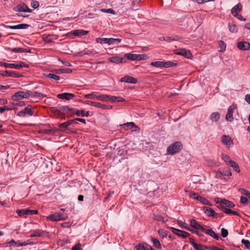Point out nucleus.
Masks as SVG:
<instances>
[{
	"instance_id": "obj_1",
	"label": "nucleus",
	"mask_w": 250,
	"mask_h": 250,
	"mask_svg": "<svg viewBox=\"0 0 250 250\" xmlns=\"http://www.w3.org/2000/svg\"><path fill=\"white\" fill-rule=\"evenodd\" d=\"M96 42L97 43H100L103 44H117L121 42V39H114V38H97L96 39Z\"/></svg>"
},
{
	"instance_id": "obj_2",
	"label": "nucleus",
	"mask_w": 250,
	"mask_h": 250,
	"mask_svg": "<svg viewBox=\"0 0 250 250\" xmlns=\"http://www.w3.org/2000/svg\"><path fill=\"white\" fill-rule=\"evenodd\" d=\"M150 65L152 66L156 67H164V68H169L172 67L177 66V64L174 63L172 62L167 61V62H151Z\"/></svg>"
},
{
	"instance_id": "obj_3",
	"label": "nucleus",
	"mask_w": 250,
	"mask_h": 250,
	"mask_svg": "<svg viewBox=\"0 0 250 250\" xmlns=\"http://www.w3.org/2000/svg\"><path fill=\"white\" fill-rule=\"evenodd\" d=\"M181 146V143L179 142H176L167 147V152L169 154H174L180 151Z\"/></svg>"
},
{
	"instance_id": "obj_4",
	"label": "nucleus",
	"mask_w": 250,
	"mask_h": 250,
	"mask_svg": "<svg viewBox=\"0 0 250 250\" xmlns=\"http://www.w3.org/2000/svg\"><path fill=\"white\" fill-rule=\"evenodd\" d=\"M13 10L15 12L27 13H31L32 11L24 3H21L14 7Z\"/></svg>"
},
{
	"instance_id": "obj_5",
	"label": "nucleus",
	"mask_w": 250,
	"mask_h": 250,
	"mask_svg": "<svg viewBox=\"0 0 250 250\" xmlns=\"http://www.w3.org/2000/svg\"><path fill=\"white\" fill-rule=\"evenodd\" d=\"M34 113V111L31 108L27 106L23 110L19 111L17 113V116L21 117H25L26 116H32Z\"/></svg>"
},
{
	"instance_id": "obj_6",
	"label": "nucleus",
	"mask_w": 250,
	"mask_h": 250,
	"mask_svg": "<svg viewBox=\"0 0 250 250\" xmlns=\"http://www.w3.org/2000/svg\"><path fill=\"white\" fill-rule=\"evenodd\" d=\"M174 53L176 55H181L188 59H190L192 57V54L189 50L185 48H179L174 51Z\"/></svg>"
},
{
	"instance_id": "obj_7",
	"label": "nucleus",
	"mask_w": 250,
	"mask_h": 250,
	"mask_svg": "<svg viewBox=\"0 0 250 250\" xmlns=\"http://www.w3.org/2000/svg\"><path fill=\"white\" fill-rule=\"evenodd\" d=\"M12 100L13 101H19L22 99H28L27 91L25 92L24 91H19L16 92L12 97Z\"/></svg>"
},
{
	"instance_id": "obj_8",
	"label": "nucleus",
	"mask_w": 250,
	"mask_h": 250,
	"mask_svg": "<svg viewBox=\"0 0 250 250\" xmlns=\"http://www.w3.org/2000/svg\"><path fill=\"white\" fill-rule=\"evenodd\" d=\"M170 229L173 233L183 238H186L190 236V234L186 231L175 229L173 227H170Z\"/></svg>"
},
{
	"instance_id": "obj_9",
	"label": "nucleus",
	"mask_w": 250,
	"mask_h": 250,
	"mask_svg": "<svg viewBox=\"0 0 250 250\" xmlns=\"http://www.w3.org/2000/svg\"><path fill=\"white\" fill-rule=\"evenodd\" d=\"M236 108V107L234 105H231L229 107L226 116V120L227 121L231 122L233 120V113Z\"/></svg>"
},
{
	"instance_id": "obj_10",
	"label": "nucleus",
	"mask_w": 250,
	"mask_h": 250,
	"mask_svg": "<svg viewBox=\"0 0 250 250\" xmlns=\"http://www.w3.org/2000/svg\"><path fill=\"white\" fill-rule=\"evenodd\" d=\"M237 47L241 50H250V43L247 42L242 41L237 43Z\"/></svg>"
},
{
	"instance_id": "obj_11",
	"label": "nucleus",
	"mask_w": 250,
	"mask_h": 250,
	"mask_svg": "<svg viewBox=\"0 0 250 250\" xmlns=\"http://www.w3.org/2000/svg\"><path fill=\"white\" fill-rule=\"evenodd\" d=\"M222 142L228 147H229L233 144V141L228 135H224L222 137Z\"/></svg>"
},
{
	"instance_id": "obj_12",
	"label": "nucleus",
	"mask_w": 250,
	"mask_h": 250,
	"mask_svg": "<svg viewBox=\"0 0 250 250\" xmlns=\"http://www.w3.org/2000/svg\"><path fill=\"white\" fill-rule=\"evenodd\" d=\"M121 82L135 84L137 83L138 81L134 77L129 76H125L121 78Z\"/></svg>"
},
{
	"instance_id": "obj_13",
	"label": "nucleus",
	"mask_w": 250,
	"mask_h": 250,
	"mask_svg": "<svg viewBox=\"0 0 250 250\" xmlns=\"http://www.w3.org/2000/svg\"><path fill=\"white\" fill-rule=\"evenodd\" d=\"M108 60L111 62L117 64L126 62V60H124L123 58L118 56H113L110 57L108 59Z\"/></svg>"
},
{
	"instance_id": "obj_14",
	"label": "nucleus",
	"mask_w": 250,
	"mask_h": 250,
	"mask_svg": "<svg viewBox=\"0 0 250 250\" xmlns=\"http://www.w3.org/2000/svg\"><path fill=\"white\" fill-rule=\"evenodd\" d=\"M120 126L124 128L125 130L127 129V128H126L125 127H130L131 128H134L135 131H139L140 129V128L137 126L133 122L126 123L122 125H120Z\"/></svg>"
},
{
	"instance_id": "obj_15",
	"label": "nucleus",
	"mask_w": 250,
	"mask_h": 250,
	"mask_svg": "<svg viewBox=\"0 0 250 250\" xmlns=\"http://www.w3.org/2000/svg\"><path fill=\"white\" fill-rule=\"evenodd\" d=\"M202 230L206 234L213 237L214 239L217 240L219 239V236L212 229L203 228Z\"/></svg>"
},
{
	"instance_id": "obj_16",
	"label": "nucleus",
	"mask_w": 250,
	"mask_h": 250,
	"mask_svg": "<svg viewBox=\"0 0 250 250\" xmlns=\"http://www.w3.org/2000/svg\"><path fill=\"white\" fill-rule=\"evenodd\" d=\"M3 76L5 77H11L13 78H20L22 76V75L18 74L14 71L6 70L4 72V73L1 74Z\"/></svg>"
},
{
	"instance_id": "obj_17",
	"label": "nucleus",
	"mask_w": 250,
	"mask_h": 250,
	"mask_svg": "<svg viewBox=\"0 0 250 250\" xmlns=\"http://www.w3.org/2000/svg\"><path fill=\"white\" fill-rule=\"evenodd\" d=\"M30 26L28 24L21 23L16 25H7L6 28L11 29H27Z\"/></svg>"
},
{
	"instance_id": "obj_18",
	"label": "nucleus",
	"mask_w": 250,
	"mask_h": 250,
	"mask_svg": "<svg viewBox=\"0 0 250 250\" xmlns=\"http://www.w3.org/2000/svg\"><path fill=\"white\" fill-rule=\"evenodd\" d=\"M74 95L72 93H63L59 94L57 95V97L60 99H64L66 100H69L74 97Z\"/></svg>"
},
{
	"instance_id": "obj_19",
	"label": "nucleus",
	"mask_w": 250,
	"mask_h": 250,
	"mask_svg": "<svg viewBox=\"0 0 250 250\" xmlns=\"http://www.w3.org/2000/svg\"><path fill=\"white\" fill-rule=\"evenodd\" d=\"M59 110H60V114H68V112H70V116H72V112L74 108H70L68 106H60Z\"/></svg>"
},
{
	"instance_id": "obj_20",
	"label": "nucleus",
	"mask_w": 250,
	"mask_h": 250,
	"mask_svg": "<svg viewBox=\"0 0 250 250\" xmlns=\"http://www.w3.org/2000/svg\"><path fill=\"white\" fill-rule=\"evenodd\" d=\"M220 209L221 210H222L224 212H225V213H226L227 214L233 215H236V216H240V214L238 212H237L236 211L232 210L229 208H228L225 207H222L221 208H220Z\"/></svg>"
},
{
	"instance_id": "obj_21",
	"label": "nucleus",
	"mask_w": 250,
	"mask_h": 250,
	"mask_svg": "<svg viewBox=\"0 0 250 250\" xmlns=\"http://www.w3.org/2000/svg\"><path fill=\"white\" fill-rule=\"evenodd\" d=\"M235 206V205L232 202L226 200L225 199H223L221 201V206H218L219 208L222 207H228L229 208H233Z\"/></svg>"
},
{
	"instance_id": "obj_22",
	"label": "nucleus",
	"mask_w": 250,
	"mask_h": 250,
	"mask_svg": "<svg viewBox=\"0 0 250 250\" xmlns=\"http://www.w3.org/2000/svg\"><path fill=\"white\" fill-rule=\"evenodd\" d=\"M242 10V6L240 3H238L235 5L231 10V14L235 16L238 14L239 12H240Z\"/></svg>"
},
{
	"instance_id": "obj_23",
	"label": "nucleus",
	"mask_w": 250,
	"mask_h": 250,
	"mask_svg": "<svg viewBox=\"0 0 250 250\" xmlns=\"http://www.w3.org/2000/svg\"><path fill=\"white\" fill-rule=\"evenodd\" d=\"M5 50L7 51H11L15 53H24L28 52L29 51L27 49H24L21 47L11 48L10 47H6Z\"/></svg>"
},
{
	"instance_id": "obj_24",
	"label": "nucleus",
	"mask_w": 250,
	"mask_h": 250,
	"mask_svg": "<svg viewBox=\"0 0 250 250\" xmlns=\"http://www.w3.org/2000/svg\"><path fill=\"white\" fill-rule=\"evenodd\" d=\"M77 124V122H75V120H74V119H72V120H70L66 122H64L62 124H61L59 125V127L63 130H65V128L71 125L72 124Z\"/></svg>"
},
{
	"instance_id": "obj_25",
	"label": "nucleus",
	"mask_w": 250,
	"mask_h": 250,
	"mask_svg": "<svg viewBox=\"0 0 250 250\" xmlns=\"http://www.w3.org/2000/svg\"><path fill=\"white\" fill-rule=\"evenodd\" d=\"M204 212L209 217H213L215 215V211L210 208L204 207L203 208Z\"/></svg>"
},
{
	"instance_id": "obj_26",
	"label": "nucleus",
	"mask_w": 250,
	"mask_h": 250,
	"mask_svg": "<svg viewBox=\"0 0 250 250\" xmlns=\"http://www.w3.org/2000/svg\"><path fill=\"white\" fill-rule=\"evenodd\" d=\"M190 226L195 229H199L202 230L203 227L201 226L197 221L194 219H191L189 220Z\"/></svg>"
},
{
	"instance_id": "obj_27",
	"label": "nucleus",
	"mask_w": 250,
	"mask_h": 250,
	"mask_svg": "<svg viewBox=\"0 0 250 250\" xmlns=\"http://www.w3.org/2000/svg\"><path fill=\"white\" fill-rule=\"evenodd\" d=\"M220 118V114L218 112H214L210 115L209 119L212 122H217Z\"/></svg>"
},
{
	"instance_id": "obj_28",
	"label": "nucleus",
	"mask_w": 250,
	"mask_h": 250,
	"mask_svg": "<svg viewBox=\"0 0 250 250\" xmlns=\"http://www.w3.org/2000/svg\"><path fill=\"white\" fill-rule=\"evenodd\" d=\"M124 58L131 61L138 60V55L136 54L126 53L124 55Z\"/></svg>"
},
{
	"instance_id": "obj_29",
	"label": "nucleus",
	"mask_w": 250,
	"mask_h": 250,
	"mask_svg": "<svg viewBox=\"0 0 250 250\" xmlns=\"http://www.w3.org/2000/svg\"><path fill=\"white\" fill-rule=\"evenodd\" d=\"M88 31L84 30H75L72 31V34L74 36H82L86 35Z\"/></svg>"
},
{
	"instance_id": "obj_30",
	"label": "nucleus",
	"mask_w": 250,
	"mask_h": 250,
	"mask_svg": "<svg viewBox=\"0 0 250 250\" xmlns=\"http://www.w3.org/2000/svg\"><path fill=\"white\" fill-rule=\"evenodd\" d=\"M53 72H54L56 74H60L61 73H70L72 72V70L68 68H62L55 69Z\"/></svg>"
},
{
	"instance_id": "obj_31",
	"label": "nucleus",
	"mask_w": 250,
	"mask_h": 250,
	"mask_svg": "<svg viewBox=\"0 0 250 250\" xmlns=\"http://www.w3.org/2000/svg\"><path fill=\"white\" fill-rule=\"evenodd\" d=\"M196 200L199 201L200 202H201L202 204L204 205L211 206V204L209 202V201L208 200L200 195L196 197Z\"/></svg>"
},
{
	"instance_id": "obj_32",
	"label": "nucleus",
	"mask_w": 250,
	"mask_h": 250,
	"mask_svg": "<svg viewBox=\"0 0 250 250\" xmlns=\"http://www.w3.org/2000/svg\"><path fill=\"white\" fill-rule=\"evenodd\" d=\"M177 223L181 228H184L191 232V231H192V229H191L189 227H188L186 223L178 220L177 221Z\"/></svg>"
},
{
	"instance_id": "obj_33",
	"label": "nucleus",
	"mask_w": 250,
	"mask_h": 250,
	"mask_svg": "<svg viewBox=\"0 0 250 250\" xmlns=\"http://www.w3.org/2000/svg\"><path fill=\"white\" fill-rule=\"evenodd\" d=\"M158 233L160 237L164 238L168 235L169 232L165 229H159Z\"/></svg>"
},
{
	"instance_id": "obj_34",
	"label": "nucleus",
	"mask_w": 250,
	"mask_h": 250,
	"mask_svg": "<svg viewBox=\"0 0 250 250\" xmlns=\"http://www.w3.org/2000/svg\"><path fill=\"white\" fill-rule=\"evenodd\" d=\"M28 209H18L16 212L20 216L28 215Z\"/></svg>"
},
{
	"instance_id": "obj_35",
	"label": "nucleus",
	"mask_w": 250,
	"mask_h": 250,
	"mask_svg": "<svg viewBox=\"0 0 250 250\" xmlns=\"http://www.w3.org/2000/svg\"><path fill=\"white\" fill-rule=\"evenodd\" d=\"M151 240L153 243V244L155 247H156L157 249H161V245L159 242V241L156 238H154L152 237L151 238Z\"/></svg>"
},
{
	"instance_id": "obj_36",
	"label": "nucleus",
	"mask_w": 250,
	"mask_h": 250,
	"mask_svg": "<svg viewBox=\"0 0 250 250\" xmlns=\"http://www.w3.org/2000/svg\"><path fill=\"white\" fill-rule=\"evenodd\" d=\"M43 233V231L41 230H35L30 235V237H41Z\"/></svg>"
},
{
	"instance_id": "obj_37",
	"label": "nucleus",
	"mask_w": 250,
	"mask_h": 250,
	"mask_svg": "<svg viewBox=\"0 0 250 250\" xmlns=\"http://www.w3.org/2000/svg\"><path fill=\"white\" fill-rule=\"evenodd\" d=\"M47 219L53 221H57L60 220V218H58L57 213L51 214L47 217Z\"/></svg>"
},
{
	"instance_id": "obj_38",
	"label": "nucleus",
	"mask_w": 250,
	"mask_h": 250,
	"mask_svg": "<svg viewBox=\"0 0 250 250\" xmlns=\"http://www.w3.org/2000/svg\"><path fill=\"white\" fill-rule=\"evenodd\" d=\"M19 67V63H8L6 62V64H4L5 68H10L18 69Z\"/></svg>"
},
{
	"instance_id": "obj_39",
	"label": "nucleus",
	"mask_w": 250,
	"mask_h": 250,
	"mask_svg": "<svg viewBox=\"0 0 250 250\" xmlns=\"http://www.w3.org/2000/svg\"><path fill=\"white\" fill-rule=\"evenodd\" d=\"M147 245H148V244L146 243H144L142 244L139 243L136 245L135 248L137 250H146V246Z\"/></svg>"
},
{
	"instance_id": "obj_40",
	"label": "nucleus",
	"mask_w": 250,
	"mask_h": 250,
	"mask_svg": "<svg viewBox=\"0 0 250 250\" xmlns=\"http://www.w3.org/2000/svg\"><path fill=\"white\" fill-rule=\"evenodd\" d=\"M109 95L106 94H99L98 95L97 99L98 100H101L103 101H108Z\"/></svg>"
},
{
	"instance_id": "obj_41",
	"label": "nucleus",
	"mask_w": 250,
	"mask_h": 250,
	"mask_svg": "<svg viewBox=\"0 0 250 250\" xmlns=\"http://www.w3.org/2000/svg\"><path fill=\"white\" fill-rule=\"evenodd\" d=\"M229 30L232 33H236L237 32V27L232 23H229L228 25Z\"/></svg>"
},
{
	"instance_id": "obj_42",
	"label": "nucleus",
	"mask_w": 250,
	"mask_h": 250,
	"mask_svg": "<svg viewBox=\"0 0 250 250\" xmlns=\"http://www.w3.org/2000/svg\"><path fill=\"white\" fill-rule=\"evenodd\" d=\"M46 77L50 79H53L55 81H59L60 79V77L55 74L49 73L46 75Z\"/></svg>"
},
{
	"instance_id": "obj_43",
	"label": "nucleus",
	"mask_w": 250,
	"mask_h": 250,
	"mask_svg": "<svg viewBox=\"0 0 250 250\" xmlns=\"http://www.w3.org/2000/svg\"><path fill=\"white\" fill-rule=\"evenodd\" d=\"M218 45L220 47V50H219L220 52H223L226 50V44L224 42H223V41H219Z\"/></svg>"
},
{
	"instance_id": "obj_44",
	"label": "nucleus",
	"mask_w": 250,
	"mask_h": 250,
	"mask_svg": "<svg viewBox=\"0 0 250 250\" xmlns=\"http://www.w3.org/2000/svg\"><path fill=\"white\" fill-rule=\"evenodd\" d=\"M179 39V38L178 36H174L171 37H165V41L170 42L172 41H177Z\"/></svg>"
},
{
	"instance_id": "obj_45",
	"label": "nucleus",
	"mask_w": 250,
	"mask_h": 250,
	"mask_svg": "<svg viewBox=\"0 0 250 250\" xmlns=\"http://www.w3.org/2000/svg\"><path fill=\"white\" fill-rule=\"evenodd\" d=\"M98 95H96V92H92L90 94H86L84 97L87 99H96Z\"/></svg>"
},
{
	"instance_id": "obj_46",
	"label": "nucleus",
	"mask_w": 250,
	"mask_h": 250,
	"mask_svg": "<svg viewBox=\"0 0 250 250\" xmlns=\"http://www.w3.org/2000/svg\"><path fill=\"white\" fill-rule=\"evenodd\" d=\"M141 1V0H133L132 2V5H131V8L132 10H138V9H135L136 7H137V6L139 5L140 2Z\"/></svg>"
},
{
	"instance_id": "obj_47",
	"label": "nucleus",
	"mask_w": 250,
	"mask_h": 250,
	"mask_svg": "<svg viewBox=\"0 0 250 250\" xmlns=\"http://www.w3.org/2000/svg\"><path fill=\"white\" fill-rule=\"evenodd\" d=\"M56 213L57 214L58 218H60V220H64L68 218V216L66 214H63L60 212Z\"/></svg>"
},
{
	"instance_id": "obj_48",
	"label": "nucleus",
	"mask_w": 250,
	"mask_h": 250,
	"mask_svg": "<svg viewBox=\"0 0 250 250\" xmlns=\"http://www.w3.org/2000/svg\"><path fill=\"white\" fill-rule=\"evenodd\" d=\"M30 4L31 6L34 9H37L40 5L39 1L35 0H31Z\"/></svg>"
},
{
	"instance_id": "obj_49",
	"label": "nucleus",
	"mask_w": 250,
	"mask_h": 250,
	"mask_svg": "<svg viewBox=\"0 0 250 250\" xmlns=\"http://www.w3.org/2000/svg\"><path fill=\"white\" fill-rule=\"evenodd\" d=\"M100 11L103 13H110L112 15H115V12L112 9H100Z\"/></svg>"
},
{
	"instance_id": "obj_50",
	"label": "nucleus",
	"mask_w": 250,
	"mask_h": 250,
	"mask_svg": "<svg viewBox=\"0 0 250 250\" xmlns=\"http://www.w3.org/2000/svg\"><path fill=\"white\" fill-rule=\"evenodd\" d=\"M241 243L244 244L246 248L247 249H250V241L248 240L242 239L241 240Z\"/></svg>"
},
{
	"instance_id": "obj_51",
	"label": "nucleus",
	"mask_w": 250,
	"mask_h": 250,
	"mask_svg": "<svg viewBox=\"0 0 250 250\" xmlns=\"http://www.w3.org/2000/svg\"><path fill=\"white\" fill-rule=\"evenodd\" d=\"M221 158H222V160L226 163H229V162L231 161L230 160L229 156V155L225 154H222L221 155Z\"/></svg>"
},
{
	"instance_id": "obj_52",
	"label": "nucleus",
	"mask_w": 250,
	"mask_h": 250,
	"mask_svg": "<svg viewBox=\"0 0 250 250\" xmlns=\"http://www.w3.org/2000/svg\"><path fill=\"white\" fill-rule=\"evenodd\" d=\"M240 203L244 205H248L249 204L250 201L246 197L241 196L240 198Z\"/></svg>"
},
{
	"instance_id": "obj_53",
	"label": "nucleus",
	"mask_w": 250,
	"mask_h": 250,
	"mask_svg": "<svg viewBox=\"0 0 250 250\" xmlns=\"http://www.w3.org/2000/svg\"><path fill=\"white\" fill-rule=\"evenodd\" d=\"M138 60H146L148 58V56L146 54H137Z\"/></svg>"
},
{
	"instance_id": "obj_54",
	"label": "nucleus",
	"mask_w": 250,
	"mask_h": 250,
	"mask_svg": "<svg viewBox=\"0 0 250 250\" xmlns=\"http://www.w3.org/2000/svg\"><path fill=\"white\" fill-rule=\"evenodd\" d=\"M93 106H95L99 108L103 109L105 108V104H103L100 103H96L94 102Z\"/></svg>"
},
{
	"instance_id": "obj_55",
	"label": "nucleus",
	"mask_w": 250,
	"mask_h": 250,
	"mask_svg": "<svg viewBox=\"0 0 250 250\" xmlns=\"http://www.w3.org/2000/svg\"><path fill=\"white\" fill-rule=\"evenodd\" d=\"M38 93V92H37V91L32 92L31 91L27 90L28 98L30 96L37 98Z\"/></svg>"
},
{
	"instance_id": "obj_56",
	"label": "nucleus",
	"mask_w": 250,
	"mask_h": 250,
	"mask_svg": "<svg viewBox=\"0 0 250 250\" xmlns=\"http://www.w3.org/2000/svg\"><path fill=\"white\" fill-rule=\"evenodd\" d=\"M239 191L241 192V194L245 195L248 197L250 193V192L249 190L243 188H239Z\"/></svg>"
},
{
	"instance_id": "obj_57",
	"label": "nucleus",
	"mask_w": 250,
	"mask_h": 250,
	"mask_svg": "<svg viewBox=\"0 0 250 250\" xmlns=\"http://www.w3.org/2000/svg\"><path fill=\"white\" fill-rule=\"evenodd\" d=\"M221 236L223 238H226V237H227V236L228 235V231L227 229H226L224 228H222L221 229Z\"/></svg>"
},
{
	"instance_id": "obj_58",
	"label": "nucleus",
	"mask_w": 250,
	"mask_h": 250,
	"mask_svg": "<svg viewBox=\"0 0 250 250\" xmlns=\"http://www.w3.org/2000/svg\"><path fill=\"white\" fill-rule=\"evenodd\" d=\"M43 132L45 134H52L53 133H55L56 132V130H53V129H43Z\"/></svg>"
},
{
	"instance_id": "obj_59",
	"label": "nucleus",
	"mask_w": 250,
	"mask_h": 250,
	"mask_svg": "<svg viewBox=\"0 0 250 250\" xmlns=\"http://www.w3.org/2000/svg\"><path fill=\"white\" fill-rule=\"evenodd\" d=\"M223 171H218L216 172V176L221 179H225V178L224 177Z\"/></svg>"
},
{
	"instance_id": "obj_60",
	"label": "nucleus",
	"mask_w": 250,
	"mask_h": 250,
	"mask_svg": "<svg viewBox=\"0 0 250 250\" xmlns=\"http://www.w3.org/2000/svg\"><path fill=\"white\" fill-rule=\"evenodd\" d=\"M224 176H231L232 173L230 169H226L223 170Z\"/></svg>"
},
{
	"instance_id": "obj_61",
	"label": "nucleus",
	"mask_w": 250,
	"mask_h": 250,
	"mask_svg": "<svg viewBox=\"0 0 250 250\" xmlns=\"http://www.w3.org/2000/svg\"><path fill=\"white\" fill-rule=\"evenodd\" d=\"M50 110L51 112H54L55 113H60V110H59V106H56V107H52L50 108Z\"/></svg>"
},
{
	"instance_id": "obj_62",
	"label": "nucleus",
	"mask_w": 250,
	"mask_h": 250,
	"mask_svg": "<svg viewBox=\"0 0 250 250\" xmlns=\"http://www.w3.org/2000/svg\"><path fill=\"white\" fill-rule=\"evenodd\" d=\"M206 248L210 250H224L223 249L214 246L206 247Z\"/></svg>"
},
{
	"instance_id": "obj_63",
	"label": "nucleus",
	"mask_w": 250,
	"mask_h": 250,
	"mask_svg": "<svg viewBox=\"0 0 250 250\" xmlns=\"http://www.w3.org/2000/svg\"><path fill=\"white\" fill-rule=\"evenodd\" d=\"M155 218V220H156L157 221H161V222H165L164 218L162 215H156L155 216V218Z\"/></svg>"
},
{
	"instance_id": "obj_64",
	"label": "nucleus",
	"mask_w": 250,
	"mask_h": 250,
	"mask_svg": "<svg viewBox=\"0 0 250 250\" xmlns=\"http://www.w3.org/2000/svg\"><path fill=\"white\" fill-rule=\"evenodd\" d=\"M71 250H82V249H81V246L80 244V243H78V244H76L75 245H74L72 248Z\"/></svg>"
}]
</instances>
